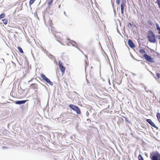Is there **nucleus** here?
Listing matches in <instances>:
<instances>
[{
    "label": "nucleus",
    "instance_id": "bb28decb",
    "mask_svg": "<svg viewBox=\"0 0 160 160\" xmlns=\"http://www.w3.org/2000/svg\"><path fill=\"white\" fill-rule=\"evenodd\" d=\"M58 64H59V67H60V66H63L62 63L61 61H58Z\"/></svg>",
    "mask_w": 160,
    "mask_h": 160
},
{
    "label": "nucleus",
    "instance_id": "7ed1b4c3",
    "mask_svg": "<svg viewBox=\"0 0 160 160\" xmlns=\"http://www.w3.org/2000/svg\"><path fill=\"white\" fill-rule=\"evenodd\" d=\"M143 57L145 60L149 62L152 63L154 62V59L147 54H144Z\"/></svg>",
    "mask_w": 160,
    "mask_h": 160
},
{
    "label": "nucleus",
    "instance_id": "473e14b6",
    "mask_svg": "<svg viewBox=\"0 0 160 160\" xmlns=\"http://www.w3.org/2000/svg\"><path fill=\"white\" fill-rule=\"evenodd\" d=\"M156 38L157 39H160V35H157L156 36Z\"/></svg>",
    "mask_w": 160,
    "mask_h": 160
},
{
    "label": "nucleus",
    "instance_id": "4c0bfd02",
    "mask_svg": "<svg viewBox=\"0 0 160 160\" xmlns=\"http://www.w3.org/2000/svg\"><path fill=\"white\" fill-rule=\"evenodd\" d=\"M69 43H70V42H69ZM70 43H71V44H72V46L74 47H76L74 44H72L71 42H70Z\"/></svg>",
    "mask_w": 160,
    "mask_h": 160
},
{
    "label": "nucleus",
    "instance_id": "cd10ccee",
    "mask_svg": "<svg viewBox=\"0 0 160 160\" xmlns=\"http://www.w3.org/2000/svg\"><path fill=\"white\" fill-rule=\"evenodd\" d=\"M148 23L149 24L151 25H152L153 24V22L150 20L148 21Z\"/></svg>",
    "mask_w": 160,
    "mask_h": 160
},
{
    "label": "nucleus",
    "instance_id": "13d9d810",
    "mask_svg": "<svg viewBox=\"0 0 160 160\" xmlns=\"http://www.w3.org/2000/svg\"><path fill=\"white\" fill-rule=\"evenodd\" d=\"M30 81H28V82H29Z\"/></svg>",
    "mask_w": 160,
    "mask_h": 160
},
{
    "label": "nucleus",
    "instance_id": "20e7f679",
    "mask_svg": "<svg viewBox=\"0 0 160 160\" xmlns=\"http://www.w3.org/2000/svg\"><path fill=\"white\" fill-rule=\"evenodd\" d=\"M146 121L149 124L152 126L156 128L157 129H158V127L156 126L154 122H152L151 119H147L146 120Z\"/></svg>",
    "mask_w": 160,
    "mask_h": 160
},
{
    "label": "nucleus",
    "instance_id": "603ef678",
    "mask_svg": "<svg viewBox=\"0 0 160 160\" xmlns=\"http://www.w3.org/2000/svg\"><path fill=\"white\" fill-rule=\"evenodd\" d=\"M7 55H9V54L8 53V54H7Z\"/></svg>",
    "mask_w": 160,
    "mask_h": 160
},
{
    "label": "nucleus",
    "instance_id": "423d86ee",
    "mask_svg": "<svg viewBox=\"0 0 160 160\" xmlns=\"http://www.w3.org/2000/svg\"><path fill=\"white\" fill-rule=\"evenodd\" d=\"M28 100H22L15 101V103L17 104L21 105L24 104Z\"/></svg>",
    "mask_w": 160,
    "mask_h": 160
},
{
    "label": "nucleus",
    "instance_id": "a19ab883",
    "mask_svg": "<svg viewBox=\"0 0 160 160\" xmlns=\"http://www.w3.org/2000/svg\"><path fill=\"white\" fill-rule=\"evenodd\" d=\"M72 41V42H73L74 43H75V44H77L76 42H75V41Z\"/></svg>",
    "mask_w": 160,
    "mask_h": 160
},
{
    "label": "nucleus",
    "instance_id": "2eb2a0df",
    "mask_svg": "<svg viewBox=\"0 0 160 160\" xmlns=\"http://www.w3.org/2000/svg\"><path fill=\"white\" fill-rule=\"evenodd\" d=\"M46 82L48 83L51 86H53V83L50 81L49 79H48Z\"/></svg>",
    "mask_w": 160,
    "mask_h": 160
},
{
    "label": "nucleus",
    "instance_id": "052dcab7",
    "mask_svg": "<svg viewBox=\"0 0 160 160\" xmlns=\"http://www.w3.org/2000/svg\"><path fill=\"white\" fill-rule=\"evenodd\" d=\"M159 44H160V41H159Z\"/></svg>",
    "mask_w": 160,
    "mask_h": 160
},
{
    "label": "nucleus",
    "instance_id": "ea45409f",
    "mask_svg": "<svg viewBox=\"0 0 160 160\" xmlns=\"http://www.w3.org/2000/svg\"><path fill=\"white\" fill-rule=\"evenodd\" d=\"M158 34H160V29H159V30H158Z\"/></svg>",
    "mask_w": 160,
    "mask_h": 160
},
{
    "label": "nucleus",
    "instance_id": "8fccbe9b",
    "mask_svg": "<svg viewBox=\"0 0 160 160\" xmlns=\"http://www.w3.org/2000/svg\"><path fill=\"white\" fill-rule=\"evenodd\" d=\"M59 42L61 44H62V43H61V42Z\"/></svg>",
    "mask_w": 160,
    "mask_h": 160
},
{
    "label": "nucleus",
    "instance_id": "5fc2aeb1",
    "mask_svg": "<svg viewBox=\"0 0 160 160\" xmlns=\"http://www.w3.org/2000/svg\"><path fill=\"white\" fill-rule=\"evenodd\" d=\"M68 40H69V39H68Z\"/></svg>",
    "mask_w": 160,
    "mask_h": 160
},
{
    "label": "nucleus",
    "instance_id": "f8f14e48",
    "mask_svg": "<svg viewBox=\"0 0 160 160\" xmlns=\"http://www.w3.org/2000/svg\"><path fill=\"white\" fill-rule=\"evenodd\" d=\"M126 3V0H122L121 7H124Z\"/></svg>",
    "mask_w": 160,
    "mask_h": 160
},
{
    "label": "nucleus",
    "instance_id": "4d7b16f0",
    "mask_svg": "<svg viewBox=\"0 0 160 160\" xmlns=\"http://www.w3.org/2000/svg\"><path fill=\"white\" fill-rule=\"evenodd\" d=\"M85 57L87 58V56L86 55H85Z\"/></svg>",
    "mask_w": 160,
    "mask_h": 160
},
{
    "label": "nucleus",
    "instance_id": "72a5a7b5",
    "mask_svg": "<svg viewBox=\"0 0 160 160\" xmlns=\"http://www.w3.org/2000/svg\"><path fill=\"white\" fill-rule=\"evenodd\" d=\"M145 90L147 92H148L149 91V90H148L147 88L146 87H145Z\"/></svg>",
    "mask_w": 160,
    "mask_h": 160
},
{
    "label": "nucleus",
    "instance_id": "6e6552de",
    "mask_svg": "<svg viewBox=\"0 0 160 160\" xmlns=\"http://www.w3.org/2000/svg\"><path fill=\"white\" fill-rule=\"evenodd\" d=\"M77 107V106L73 104H70L69 105V107L73 111L75 110Z\"/></svg>",
    "mask_w": 160,
    "mask_h": 160
},
{
    "label": "nucleus",
    "instance_id": "412c9836",
    "mask_svg": "<svg viewBox=\"0 0 160 160\" xmlns=\"http://www.w3.org/2000/svg\"><path fill=\"white\" fill-rule=\"evenodd\" d=\"M54 0H48V4L49 5H51L52 3Z\"/></svg>",
    "mask_w": 160,
    "mask_h": 160
},
{
    "label": "nucleus",
    "instance_id": "6e6d98bb",
    "mask_svg": "<svg viewBox=\"0 0 160 160\" xmlns=\"http://www.w3.org/2000/svg\"><path fill=\"white\" fill-rule=\"evenodd\" d=\"M132 58H133V56H132Z\"/></svg>",
    "mask_w": 160,
    "mask_h": 160
},
{
    "label": "nucleus",
    "instance_id": "4468645a",
    "mask_svg": "<svg viewBox=\"0 0 160 160\" xmlns=\"http://www.w3.org/2000/svg\"><path fill=\"white\" fill-rule=\"evenodd\" d=\"M17 48L20 53H23V51L21 47L18 46L17 47Z\"/></svg>",
    "mask_w": 160,
    "mask_h": 160
},
{
    "label": "nucleus",
    "instance_id": "bf43d9fd",
    "mask_svg": "<svg viewBox=\"0 0 160 160\" xmlns=\"http://www.w3.org/2000/svg\"><path fill=\"white\" fill-rule=\"evenodd\" d=\"M62 54H64V52L62 53Z\"/></svg>",
    "mask_w": 160,
    "mask_h": 160
},
{
    "label": "nucleus",
    "instance_id": "c03bdc74",
    "mask_svg": "<svg viewBox=\"0 0 160 160\" xmlns=\"http://www.w3.org/2000/svg\"><path fill=\"white\" fill-rule=\"evenodd\" d=\"M60 7H61V5H59V6H58V8H60Z\"/></svg>",
    "mask_w": 160,
    "mask_h": 160
},
{
    "label": "nucleus",
    "instance_id": "de8ad7c7",
    "mask_svg": "<svg viewBox=\"0 0 160 160\" xmlns=\"http://www.w3.org/2000/svg\"><path fill=\"white\" fill-rule=\"evenodd\" d=\"M87 82L88 83H89V82L88 81L87 79Z\"/></svg>",
    "mask_w": 160,
    "mask_h": 160
},
{
    "label": "nucleus",
    "instance_id": "6ab92c4d",
    "mask_svg": "<svg viewBox=\"0 0 160 160\" xmlns=\"http://www.w3.org/2000/svg\"><path fill=\"white\" fill-rule=\"evenodd\" d=\"M3 23L5 24L6 25L7 24L8 20L7 19H4L2 20Z\"/></svg>",
    "mask_w": 160,
    "mask_h": 160
},
{
    "label": "nucleus",
    "instance_id": "ddd939ff",
    "mask_svg": "<svg viewBox=\"0 0 160 160\" xmlns=\"http://www.w3.org/2000/svg\"><path fill=\"white\" fill-rule=\"evenodd\" d=\"M156 116L159 122L160 123V113L159 112L157 113Z\"/></svg>",
    "mask_w": 160,
    "mask_h": 160
},
{
    "label": "nucleus",
    "instance_id": "c756f323",
    "mask_svg": "<svg viewBox=\"0 0 160 160\" xmlns=\"http://www.w3.org/2000/svg\"><path fill=\"white\" fill-rule=\"evenodd\" d=\"M116 28H117V32H118V33H119V34H120V35H121V34L120 32H119V31L118 30V26L117 25Z\"/></svg>",
    "mask_w": 160,
    "mask_h": 160
},
{
    "label": "nucleus",
    "instance_id": "a878e982",
    "mask_svg": "<svg viewBox=\"0 0 160 160\" xmlns=\"http://www.w3.org/2000/svg\"><path fill=\"white\" fill-rule=\"evenodd\" d=\"M48 55V56L50 58L52 59V58H53V56L52 54L49 53V54Z\"/></svg>",
    "mask_w": 160,
    "mask_h": 160
},
{
    "label": "nucleus",
    "instance_id": "9b49d317",
    "mask_svg": "<svg viewBox=\"0 0 160 160\" xmlns=\"http://www.w3.org/2000/svg\"><path fill=\"white\" fill-rule=\"evenodd\" d=\"M37 84L36 83H33L31 84L30 87H31L32 88H37Z\"/></svg>",
    "mask_w": 160,
    "mask_h": 160
},
{
    "label": "nucleus",
    "instance_id": "f3484780",
    "mask_svg": "<svg viewBox=\"0 0 160 160\" xmlns=\"http://www.w3.org/2000/svg\"><path fill=\"white\" fill-rule=\"evenodd\" d=\"M5 14L4 13H2L0 15V19H2L4 18Z\"/></svg>",
    "mask_w": 160,
    "mask_h": 160
},
{
    "label": "nucleus",
    "instance_id": "c85d7f7f",
    "mask_svg": "<svg viewBox=\"0 0 160 160\" xmlns=\"http://www.w3.org/2000/svg\"><path fill=\"white\" fill-rule=\"evenodd\" d=\"M156 27L158 31L160 29V27L158 24L156 23Z\"/></svg>",
    "mask_w": 160,
    "mask_h": 160
},
{
    "label": "nucleus",
    "instance_id": "39448f33",
    "mask_svg": "<svg viewBox=\"0 0 160 160\" xmlns=\"http://www.w3.org/2000/svg\"><path fill=\"white\" fill-rule=\"evenodd\" d=\"M128 44L129 46L131 48L135 47V44H134L132 41L130 39L128 40Z\"/></svg>",
    "mask_w": 160,
    "mask_h": 160
},
{
    "label": "nucleus",
    "instance_id": "a18cd8bd",
    "mask_svg": "<svg viewBox=\"0 0 160 160\" xmlns=\"http://www.w3.org/2000/svg\"><path fill=\"white\" fill-rule=\"evenodd\" d=\"M63 13H64V14L65 15H66V13H65V12H64Z\"/></svg>",
    "mask_w": 160,
    "mask_h": 160
},
{
    "label": "nucleus",
    "instance_id": "49530a36",
    "mask_svg": "<svg viewBox=\"0 0 160 160\" xmlns=\"http://www.w3.org/2000/svg\"><path fill=\"white\" fill-rule=\"evenodd\" d=\"M118 22L119 23V24H120V25H121V23H120V21H119V20H118Z\"/></svg>",
    "mask_w": 160,
    "mask_h": 160
},
{
    "label": "nucleus",
    "instance_id": "9d476101",
    "mask_svg": "<svg viewBox=\"0 0 160 160\" xmlns=\"http://www.w3.org/2000/svg\"><path fill=\"white\" fill-rule=\"evenodd\" d=\"M74 111H75L76 113L78 114H81L80 110L78 107Z\"/></svg>",
    "mask_w": 160,
    "mask_h": 160
},
{
    "label": "nucleus",
    "instance_id": "4be33fe9",
    "mask_svg": "<svg viewBox=\"0 0 160 160\" xmlns=\"http://www.w3.org/2000/svg\"><path fill=\"white\" fill-rule=\"evenodd\" d=\"M124 7H121V11L122 14H123L124 13Z\"/></svg>",
    "mask_w": 160,
    "mask_h": 160
},
{
    "label": "nucleus",
    "instance_id": "37998d69",
    "mask_svg": "<svg viewBox=\"0 0 160 160\" xmlns=\"http://www.w3.org/2000/svg\"><path fill=\"white\" fill-rule=\"evenodd\" d=\"M151 50L154 53H157V52H155L154 50Z\"/></svg>",
    "mask_w": 160,
    "mask_h": 160
},
{
    "label": "nucleus",
    "instance_id": "5701e85b",
    "mask_svg": "<svg viewBox=\"0 0 160 160\" xmlns=\"http://www.w3.org/2000/svg\"><path fill=\"white\" fill-rule=\"evenodd\" d=\"M36 0H30L29 2V4L30 6Z\"/></svg>",
    "mask_w": 160,
    "mask_h": 160
},
{
    "label": "nucleus",
    "instance_id": "393cba45",
    "mask_svg": "<svg viewBox=\"0 0 160 160\" xmlns=\"http://www.w3.org/2000/svg\"><path fill=\"white\" fill-rule=\"evenodd\" d=\"M156 2L158 4L159 8H160V0H157Z\"/></svg>",
    "mask_w": 160,
    "mask_h": 160
},
{
    "label": "nucleus",
    "instance_id": "2f4dec72",
    "mask_svg": "<svg viewBox=\"0 0 160 160\" xmlns=\"http://www.w3.org/2000/svg\"><path fill=\"white\" fill-rule=\"evenodd\" d=\"M116 3L118 5L120 3V0H116Z\"/></svg>",
    "mask_w": 160,
    "mask_h": 160
},
{
    "label": "nucleus",
    "instance_id": "b1692460",
    "mask_svg": "<svg viewBox=\"0 0 160 160\" xmlns=\"http://www.w3.org/2000/svg\"><path fill=\"white\" fill-rule=\"evenodd\" d=\"M123 118L124 119H125V121L126 122H128L129 123H130L129 122V120H128V118L127 117H126L125 116H123Z\"/></svg>",
    "mask_w": 160,
    "mask_h": 160
},
{
    "label": "nucleus",
    "instance_id": "f03ea898",
    "mask_svg": "<svg viewBox=\"0 0 160 160\" xmlns=\"http://www.w3.org/2000/svg\"><path fill=\"white\" fill-rule=\"evenodd\" d=\"M151 160H160V154L158 151L152 152L150 153Z\"/></svg>",
    "mask_w": 160,
    "mask_h": 160
},
{
    "label": "nucleus",
    "instance_id": "1a4fd4ad",
    "mask_svg": "<svg viewBox=\"0 0 160 160\" xmlns=\"http://www.w3.org/2000/svg\"><path fill=\"white\" fill-rule=\"evenodd\" d=\"M59 68L60 71L62 73H64V72L65 70V68L63 66H60L59 67Z\"/></svg>",
    "mask_w": 160,
    "mask_h": 160
},
{
    "label": "nucleus",
    "instance_id": "3c124183",
    "mask_svg": "<svg viewBox=\"0 0 160 160\" xmlns=\"http://www.w3.org/2000/svg\"><path fill=\"white\" fill-rule=\"evenodd\" d=\"M44 86H45V87L46 88H47V87L46 86H45V85H44Z\"/></svg>",
    "mask_w": 160,
    "mask_h": 160
},
{
    "label": "nucleus",
    "instance_id": "f704fd0d",
    "mask_svg": "<svg viewBox=\"0 0 160 160\" xmlns=\"http://www.w3.org/2000/svg\"><path fill=\"white\" fill-rule=\"evenodd\" d=\"M86 115L87 117H88L89 115V113L88 111H87L86 112Z\"/></svg>",
    "mask_w": 160,
    "mask_h": 160
},
{
    "label": "nucleus",
    "instance_id": "864d4df0",
    "mask_svg": "<svg viewBox=\"0 0 160 160\" xmlns=\"http://www.w3.org/2000/svg\"><path fill=\"white\" fill-rule=\"evenodd\" d=\"M90 120V119H87V120Z\"/></svg>",
    "mask_w": 160,
    "mask_h": 160
},
{
    "label": "nucleus",
    "instance_id": "f257e3e1",
    "mask_svg": "<svg viewBox=\"0 0 160 160\" xmlns=\"http://www.w3.org/2000/svg\"><path fill=\"white\" fill-rule=\"evenodd\" d=\"M147 38L150 42L155 43L156 42V36L152 30L148 31Z\"/></svg>",
    "mask_w": 160,
    "mask_h": 160
},
{
    "label": "nucleus",
    "instance_id": "7c9ffc66",
    "mask_svg": "<svg viewBox=\"0 0 160 160\" xmlns=\"http://www.w3.org/2000/svg\"><path fill=\"white\" fill-rule=\"evenodd\" d=\"M72 119L70 118H67L66 119V121H70Z\"/></svg>",
    "mask_w": 160,
    "mask_h": 160
},
{
    "label": "nucleus",
    "instance_id": "a211bd4d",
    "mask_svg": "<svg viewBox=\"0 0 160 160\" xmlns=\"http://www.w3.org/2000/svg\"><path fill=\"white\" fill-rule=\"evenodd\" d=\"M138 158L139 160H144L143 157L140 154L138 155Z\"/></svg>",
    "mask_w": 160,
    "mask_h": 160
},
{
    "label": "nucleus",
    "instance_id": "79ce46f5",
    "mask_svg": "<svg viewBox=\"0 0 160 160\" xmlns=\"http://www.w3.org/2000/svg\"><path fill=\"white\" fill-rule=\"evenodd\" d=\"M108 82H109V83L110 85L111 84L110 83V80L109 79H108Z\"/></svg>",
    "mask_w": 160,
    "mask_h": 160
},
{
    "label": "nucleus",
    "instance_id": "09e8293b",
    "mask_svg": "<svg viewBox=\"0 0 160 160\" xmlns=\"http://www.w3.org/2000/svg\"><path fill=\"white\" fill-rule=\"evenodd\" d=\"M2 60L4 62V60L3 59H2Z\"/></svg>",
    "mask_w": 160,
    "mask_h": 160
},
{
    "label": "nucleus",
    "instance_id": "0eeeda50",
    "mask_svg": "<svg viewBox=\"0 0 160 160\" xmlns=\"http://www.w3.org/2000/svg\"><path fill=\"white\" fill-rule=\"evenodd\" d=\"M41 77L43 80L46 82L49 79L43 73H41Z\"/></svg>",
    "mask_w": 160,
    "mask_h": 160
},
{
    "label": "nucleus",
    "instance_id": "e433bc0d",
    "mask_svg": "<svg viewBox=\"0 0 160 160\" xmlns=\"http://www.w3.org/2000/svg\"><path fill=\"white\" fill-rule=\"evenodd\" d=\"M128 25H130L131 27V26H132V23H129L128 24Z\"/></svg>",
    "mask_w": 160,
    "mask_h": 160
},
{
    "label": "nucleus",
    "instance_id": "c9c22d12",
    "mask_svg": "<svg viewBox=\"0 0 160 160\" xmlns=\"http://www.w3.org/2000/svg\"><path fill=\"white\" fill-rule=\"evenodd\" d=\"M2 148L3 149H5L6 148H8L6 147L3 146L2 147Z\"/></svg>",
    "mask_w": 160,
    "mask_h": 160
},
{
    "label": "nucleus",
    "instance_id": "dca6fc26",
    "mask_svg": "<svg viewBox=\"0 0 160 160\" xmlns=\"http://www.w3.org/2000/svg\"><path fill=\"white\" fill-rule=\"evenodd\" d=\"M139 52L141 53L147 54L145 51L144 49H140Z\"/></svg>",
    "mask_w": 160,
    "mask_h": 160
},
{
    "label": "nucleus",
    "instance_id": "aec40b11",
    "mask_svg": "<svg viewBox=\"0 0 160 160\" xmlns=\"http://www.w3.org/2000/svg\"><path fill=\"white\" fill-rule=\"evenodd\" d=\"M156 75L157 76V78L155 77H154V78L157 79H159L160 78V74L159 73H156Z\"/></svg>",
    "mask_w": 160,
    "mask_h": 160
},
{
    "label": "nucleus",
    "instance_id": "58836bf2",
    "mask_svg": "<svg viewBox=\"0 0 160 160\" xmlns=\"http://www.w3.org/2000/svg\"><path fill=\"white\" fill-rule=\"evenodd\" d=\"M132 74L133 75H134V76H136V74L135 73H132Z\"/></svg>",
    "mask_w": 160,
    "mask_h": 160
}]
</instances>
